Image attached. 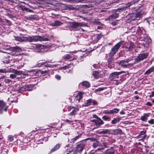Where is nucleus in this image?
Segmentation results:
<instances>
[{
	"instance_id": "1",
	"label": "nucleus",
	"mask_w": 154,
	"mask_h": 154,
	"mask_svg": "<svg viewBox=\"0 0 154 154\" xmlns=\"http://www.w3.org/2000/svg\"><path fill=\"white\" fill-rule=\"evenodd\" d=\"M7 43H3L1 44V46L2 49H4L6 50H10L11 52H8L6 51H3L1 50V52L10 54L13 56H16L15 53L16 52H20V51L21 50L20 47L16 46L13 47H11Z\"/></svg>"
},
{
	"instance_id": "2",
	"label": "nucleus",
	"mask_w": 154,
	"mask_h": 154,
	"mask_svg": "<svg viewBox=\"0 0 154 154\" xmlns=\"http://www.w3.org/2000/svg\"><path fill=\"white\" fill-rule=\"evenodd\" d=\"M51 39L50 37L47 36H41L38 35L28 36H27V42H36L38 41H47Z\"/></svg>"
},
{
	"instance_id": "3",
	"label": "nucleus",
	"mask_w": 154,
	"mask_h": 154,
	"mask_svg": "<svg viewBox=\"0 0 154 154\" xmlns=\"http://www.w3.org/2000/svg\"><path fill=\"white\" fill-rule=\"evenodd\" d=\"M149 55V53L146 52L139 54L137 57L134 59L135 61L133 63L134 65L138 63L141 61H142L146 59Z\"/></svg>"
},
{
	"instance_id": "4",
	"label": "nucleus",
	"mask_w": 154,
	"mask_h": 154,
	"mask_svg": "<svg viewBox=\"0 0 154 154\" xmlns=\"http://www.w3.org/2000/svg\"><path fill=\"white\" fill-rule=\"evenodd\" d=\"M9 71L10 72H12L14 74H11L10 75V77L12 79H14L16 78L17 75H20L22 74V72L20 71H17L14 69L11 68Z\"/></svg>"
},
{
	"instance_id": "5",
	"label": "nucleus",
	"mask_w": 154,
	"mask_h": 154,
	"mask_svg": "<svg viewBox=\"0 0 154 154\" xmlns=\"http://www.w3.org/2000/svg\"><path fill=\"white\" fill-rule=\"evenodd\" d=\"M124 42L123 41H121L116 44L112 48L110 53L115 55Z\"/></svg>"
},
{
	"instance_id": "6",
	"label": "nucleus",
	"mask_w": 154,
	"mask_h": 154,
	"mask_svg": "<svg viewBox=\"0 0 154 154\" xmlns=\"http://www.w3.org/2000/svg\"><path fill=\"white\" fill-rule=\"evenodd\" d=\"M79 109V108L78 106H76L75 107L73 106L69 107L68 108V111L71 112L68 114L69 116H75Z\"/></svg>"
},
{
	"instance_id": "7",
	"label": "nucleus",
	"mask_w": 154,
	"mask_h": 154,
	"mask_svg": "<svg viewBox=\"0 0 154 154\" xmlns=\"http://www.w3.org/2000/svg\"><path fill=\"white\" fill-rule=\"evenodd\" d=\"M30 87H31L30 85H25L22 87H21L19 89H18V91L21 93L24 91H30L32 90V88H30Z\"/></svg>"
},
{
	"instance_id": "8",
	"label": "nucleus",
	"mask_w": 154,
	"mask_h": 154,
	"mask_svg": "<svg viewBox=\"0 0 154 154\" xmlns=\"http://www.w3.org/2000/svg\"><path fill=\"white\" fill-rule=\"evenodd\" d=\"M139 0H132L131 2L126 3L124 6H123L121 8V9L123 10H125L126 8L130 7L135 3L138 2Z\"/></svg>"
},
{
	"instance_id": "9",
	"label": "nucleus",
	"mask_w": 154,
	"mask_h": 154,
	"mask_svg": "<svg viewBox=\"0 0 154 154\" xmlns=\"http://www.w3.org/2000/svg\"><path fill=\"white\" fill-rule=\"evenodd\" d=\"M126 62L125 60L120 61L118 63V64L119 65L121 66L123 68H126L128 66H131L134 65L133 63H129L127 64H126Z\"/></svg>"
},
{
	"instance_id": "10",
	"label": "nucleus",
	"mask_w": 154,
	"mask_h": 154,
	"mask_svg": "<svg viewBox=\"0 0 154 154\" xmlns=\"http://www.w3.org/2000/svg\"><path fill=\"white\" fill-rule=\"evenodd\" d=\"M91 121L92 122L94 123L98 127H99L104 124L103 122L100 118L97 119H93Z\"/></svg>"
},
{
	"instance_id": "11",
	"label": "nucleus",
	"mask_w": 154,
	"mask_h": 154,
	"mask_svg": "<svg viewBox=\"0 0 154 154\" xmlns=\"http://www.w3.org/2000/svg\"><path fill=\"white\" fill-rule=\"evenodd\" d=\"M84 142H85L83 141L77 145L75 150L76 152H81L83 150L85 146Z\"/></svg>"
},
{
	"instance_id": "12",
	"label": "nucleus",
	"mask_w": 154,
	"mask_h": 154,
	"mask_svg": "<svg viewBox=\"0 0 154 154\" xmlns=\"http://www.w3.org/2000/svg\"><path fill=\"white\" fill-rule=\"evenodd\" d=\"M151 42V40L149 38H145L143 42V45L144 49L146 50L147 48L149 46V44Z\"/></svg>"
},
{
	"instance_id": "13",
	"label": "nucleus",
	"mask_w": 154,
	"mask_h": 154,
	"mask_svg": "<svg viewBox=\"0 0 154 154\" xmlns=\"http://www.w3.org/2000/svg\"><path fill=\"white\" fill-rule=\"evenodd\" d=\"M8 106H6V103L2 100H1V114L3 110L5 111H7Z\"/></svg>"
},
{
	"instance_id": "14",
	"label": "nucleus",
	"mask_w": 154,
	"mask_h": 154,
	"mask_svg": "<svg viewBox=\"0 0 154 154\" xmlns=\"http://www.w3.org/2000/svg\"><path fill=\"white\" fill-rule=\"evenodd\" d=\"M45 48V46L41 44H38L35 45L34 47V51L36 52H40L41 51L40 50L43 49Z\"/></svg>"
},
{
	"instance_id": "15",
	"label": "nucleus",
	"mask_w": 154,
	"mask_h": 154,
	"mask_svg": "<svg viewBox=\"0 0 154 154\" xmlns=\"http://www.w3.org/2000/svg\"><path fill=\"white\" fill-rule=\"evenodd\" d=\"M125 73V72L124 71H121L120 72H114L111 73L109 75V76L111 77H112L113 79H114L117 78L120 74Z\"/></svg>"
},
{
	"instance_id": "16",
	"label": "nucleus",
	"mask_w": 154,
	"mask_h": 154,
	"mask_svg": "<svg viewBox=\"0 0 154 154\" xmlns=\"http://www.w3.org/2000/svg\"><path fill=\"white\" fill-rule=\"evenodd\" d=\"M70 26L74 30H79L80 27L79 23L76 22H72L70 24Z\"/></svg>"
},
{
	"instance_id": "17",
	"label": "nucleus",
	"mask_w": 154,
	"mask_h": 154,
	"mask_svg": "<svg viewBox=\"0 0 154 154\" xmlns=\"http://www.w3.org/2000/svg\"><path fill=\"white\" fill-rule=\"evenodd\" d=\"M134 43L132 42H130V43H128L125 47L127 51H129L131 50L132 49L134 48Z\"/></svg>"
},
{
	"instance_id": "18",
	"label": "nucleus",
	"mask_w": 154,
	"mask_h": 154,
	"mask_svg": "<svg viewBox=\"0 0 154 154\" xmlns=\"http://www.w3.org/2000/svg\"><path fill=\"white\" fill-rule=\"evenodd\" d=\"M63 23L58 20L55 21L50 23V25L52 26H56L61 25Z\"/></svg>"
},
{
	"instance_id": "19",
	"label": "nucleus",
	"mask_w": 154,
	"mask_h": 154,
	"mask_svg": "<svg viewBox=\"0 0 154 154\" xmlns=\"http://www.w3.org/2000/svg\"><path fill=\"white\" fill-rule=\"evenodd\" d=\"M140 15L137 13L133 14L132 16L131 20H138L140 19Z\"/></svg>"
},
{
	"instance_id": "20",
	"label": "nucleus",
	"mask_w": 154,
	"mask_h": 154,
	"mask_svg": "<svg viewBox=\"0 0 154 154\" xmlns=\"http://www.w3.org/2000/svg\"><path fill=\"white\" fill-rule=\"evenodd\" d=\"M60 147V145L59 143L57 144L52 149L50 152L49 153V154H51V153L54 152L57 150H58Z\"/></svg>"
},
{
	"instance_id": "21",
	"label": "nucleus",
	"mask_w": 154,
	"mask_h": 154,
	"mask_svg": "<svg viewBox=\"0 0 154 154\" xmlns=\"http://www.w3.org/2000/svg\"><path fill=\"white\" fill-rule=\"evenodd\" d=\"M80 85H82V86L88 88L90 87V84L89 82L87 81H85L82 82H81L79 84Z\"/></svg>"
},
{
	"instance_id": "22",
	"label": "nucleus",
	"mask_w": 154,
	"mask_h": 154,
	"mask_svg": "<svg viewBox=\"0 0 154 154\" xmlns=\"http://www.w3.org/2000/svg\"><path fill=\"white\" fill-rule=\"evenodd\" d=\"M154 71V66L151 67L149 68L148 70L146 71L144 73L145 75H148L151 73L153 72Z\"/></svg>"
},
{
	"instance_id": "23",
	"label": "nucleus",
	"mask_w": 154,
	"mask_h": 154,
	"mask_svg": "<svg viewBox=\"0 0 154 154\" xmlns=\"http://www.w3.org/2000/svg\"><path fill=\"white\" fill-rule=\"evenodd\" d=\"M98 134H110V132L109 130L108 129H105V130H102L101 131H99L98 132Z\"/></svg>"
},
{
	"instance_id": "24",
	"label": "nucleus",
	"mask_w": 154,
	"mask_h": 154,
	"mask_svg": "<svg viewBox=\"0 0 154 154\" xmlns=\"http://www.w3.org/2000/svg\"><path fill=\"white\" fill-rule=\"evenodd\" d=\"M121 119V118L120 117L116 118L112 120L111 123L113 124H115L119 122Z\"/></svg>"
},
{
	"instance_id": "25",
	"label": "nucleus",
	"mask_w": 154,
	"mask_h": 154,
	"mask_svg": "<svg viewBox=\"0 0 154 154\" xmlns=\"http://www.w3.org/2000/svg\"><path fill=\"white\" fill-rule=\"evenodd\" d=\"M84 94L83 92H79L76 95V98L77 100L79 101L82 98V95Z\"/></svg>"
},
{
	"instance_id": "26",
	"label": "nucleus",
	"mask_w": 154,
	"mask_h": 154,
	"mask_svg": "<svg viewBox=\"0 0 154 154\" xmlns=\"http://www.w3.org/2000/svg\"><path fill=\"white\" fill-rule=\"evenodd\" d=\"M92 75L94 78H98L100 76V73L97 71H93Z\"/></svg>"
},
{
	"instance_id": "27",
	"label": "nucleus",
	"mask_w": 154,
	"mask_h": 154,
	"mask_svg": "<svg viewBox=\"0 0 154 154\" xmlns=\"http://www.w3.org/2000/svg\"><path fill=\"white\" fill-rule=\"evenodd\" d=\"M92 100L91 99H89L87 100L85 102V103L83 104V106H88L90 105L91 103H92Z\"/></svg>"
},
{
	"instance_id": "28",
	"label": "nucleus",
	"mask_w": 154,
	"mask_h": 154,
	"mask_svg": "<svg viewBox=\"0 0 154 154\" xmlns=\"http://www.w3.org/2000/svg\"><path fill=\"white\" fill-rule=\"evenodd\" d=\"M7 147H5V148H1V151H2L1 152V153L2 154H7L8 152V150L6 148Z\"/></svg>"
},
{
	"instance_id": "29",
	"label": "nucleus",
	"mask_w": 154,
	"mask_h": 154,
	"mask_svg": "<svg viewBox=\"0 0 154 154\" xmlns=\"http://www.w3.org/2000/svg\"><path fill=\"white\" fill-rule=\"evenodd\" d=\"M62 58L63 60H69L71 59V56L69 54H66L63 56Z\"/></svg>"
},
{
	"instance_id": "30",
	"label": "nucleus",
	"mask_w": 154,
	"mask_h": 154,
	"mask_svg": "<svg viewBox=\"0 0 154 154\" xmlns=\"http://www.w3.org/2000/svg\"><path fill=\"white\" fill-rule=\"evenodd\" d=\"M119 109L116 108H114L113 109L110 110L111 114H113L114 113H117L119 112Z\"/></svg>"
},
{
	"instance_id": "31",
	"label": "nucleus",
	"mask_w": 154,
	"mask_h": 154,
	"mask_svg": "<svg viewBox=\"0 0 154 154\" xmlns=\"http://www.w3.org/2000/svg\"><path fill=\"white\" fill-rule=\"evenodd\" d=\"M75 153H76L75 152L74 150L71 148L68 150L66 154H75Z\"/></svg>"
},
{
	"instance_id": "32",
	"label": "nucleus",
	"mask_w": 154,
	"mask_h": 154,
	"mask_svg": "<svg viewBox=\"0 0 154 154\" xmlns=\"http://www.w3.org/2000/svg\"><path fill=\"white\" fill-rule=\"evenodd\" d=\"M110 15L111 16L112 20L117 18L119 16L118 14L116 13H114L112 15Z\"/></svg>"
},
{
	"instance_id": "33",
	"label": "nucleus",
	"mask_w": 154,
	"mask_h": 154,
	"mask_svg": "<svg viewBox=\"0 0 154 154\" xmlns=\"http://www.w3.org/2000/svg\"><path fill=\"white\" fill-rule=\"evenodd\" d=\"M115 133L114 135H117V134L121 135L123 134L122 130L121 129H117L115 130Z\"/></svg>"
},
{
	"instance_id": "34",
	"label": "nucleus",
	"mask_w": 154,
	"mask_h": 154,
	"mask_svg": "<svg viewBox=\"0 0 154 154\" xmlns=\"http://www.w3.org/2000/svg\"><path fill=\"white\" fill-rule=\"evenodd\" d=\"M108 144L107 142H103L102 143H101V146L103 147H102L103 149H104L105 148L107 147Z\"/></svg>"
},
{
	"instance_id": "35",
	"label": "nucleus",
	"mask_w": 154,
	"mask_h": 154,
	"mask_svg": "<svg viewBox=\"0 0 154 154\" xmlns=\"http://www.w3.org/2000/svg\"><path fill=\"white\" fill-rule=\"evenodd\" d=\"M93 146L96 147L98 146H101V143L98 142L96 141L93 143Z\"/></svg>"
},
{
	"instance_id": "36",
	"label": "nucleus",
	"mask_w": 154,
	"mask_h": 154,
	"mask_svg": "<svg viewBox=\"0 0 154 154\" xmlns=\"http://www.w3.org/2000/svg\"><path fill=\"white\" fill-rule=\"evenodd\" d=\"M102 118L105 121H109L110 120V118L109 117H107L106 116H103Z\"/></svg>"
},
{
	"instance_id": "37",
	"label": "nucleus",
	"mask_w": 154,
	"mask_h": 154,
	"mask_svg": "<svg viewBox=\"0 0 154 154\" xmlns=\"http://www.w3.org/2000/svg\"><path fill=\"white\" fill-rule=\"evenodd\" d=\"M47 63V62H42L41 63H39L37 64L36 65V66L37 67H40L44 65L45 63Z\"/></svg>"
},
{
	"instance_id": "38",
	"label": "nucleus",
	"mask_w": 154,
	"mask_h": 154,
	"mask_svg": "<svg viewBox=\"0 0 154 154\" xmlns=\"http://www.w3.org/2000/svg\"><path fill=\"white\" fill-rule=\"evenodd\" d=\"M137 13L138 14H139L140 15V17L141 16L144 14L145 13L144 10V9H142L140 11H139Z\"/></svg>"
},
{
	"instance_id": "39",
	"label": "nucleus",
	"mask_w": 154,
	"mask_h": 154,
	"mask_svg": "<svg viewBox=\"0 0 154 154\" xmlns=\"http://www.w3.org/2000/svg\"><path fill=\"white\" fill-rule=\"evenodd\" d=\"M94 36L96 38L97 40H99L102 37V36L101 35L99 34H97Z\"/></svg>"
},
{
	"instance_id": "40",
	"label": "nucleus",
	"mask_w": 154,
	"mask_h": 154,
	"mask_svg": "<svg viewBox=\"0 0 154 154\" xmlns=\"http://www.w3.org/2000/svg\"><path fill=\"white\" fill-rule=\"evenodd\" d=\"M21 42H27V37L22 36L21 37Z\"/></svg>"
},
{
	"instance_id": "41",
	"label": "nucleus",
	"mask_w": 154,
	"mask_h": 154,
	"mask_svg": "<svg viewBox=\"0 0 154 154\" xmlns=\"http://www.w3.org/2000/svg\"><path fill=\"white\" fill-rule=\"evenodd\" d=\"M114 58L111 59H108L107 61L109 64H111L113 63Z\"/></svg>"
},
{
	"instance_id": "42",
	"label": "nucleus",
	"mask_w": 154,
	"mask_h": 154,
	"mask_svg": "<svg viewBox=\"0 0 154 154\" xmlns=\"http://www.w3.org/2000/svg\"><path fill=\"white\" fill-rule=\"evenodd\" d=\"M103 113L105 114H111L110 110H104L103 111Z\"/></svg>"
},
{
	"instance_id": "43",
	"label": "nucleus",
	"mask_w": 154,
	"mask_h": 154,
	"mask_svg": "<svg viewBox=\"0 0 154 154\" xmlns=\"http://www.w3.org/2000/svg\"><path fill=\"white\" fill-rule=\"evenodd\" d=\"M20 8L23 11H26V10L27 9V8L23 5H20Z\"/></svg>"
},
{
	"instance_id": "44",
	"label": "nucleus",
	"mask_w": 154,
	"mask_h": 154,
	"mask_svg": "<svg viewBox=\"0 0 154 154\" xmlns=\"http://www.w3.org/2000/svg\"><path fill=\"white\" fill-rule=\"evenodd\" d=\"M79 136L78 135L77 136L75 137V138H73L71 140L72 141H71V142H74L75 140H76L77 139H79Z\"/></svg>"
},
{
	"instance_id": "45",
	"label": "nucleus",
	"mask_w": 154,
	"mask_h": 154,
	"mask_svg": "<svg viewBox=\"0 0 154 154\" xmlns=\"http://www.w3.org/2000/svg\"><path fill=\"white\" fill-rule=\"evenodd\" d=\"M9 70H6V69H1V73H6L9 72Z\"/></svg>"
},
{
	"instance_id": "46",
	"label": "nucleus",
	"mask_w": 154,
	"mask_h": 154,
	"mask_svg": "<svg viewBox=\"0 0 154 154\" xmlns=\"http://www.w3.org/2000/svg\"><path fill=\"white\" fill-rule=\"evenodd\" d=\"M133 60L132 58L130 57L128 58V59H126L125 60V61L126 63H128L129 62Z\"/></svg>"
},
{
	"instance_id": "47",
	"label": "nucleus",
	"mask_w": 154,
	"mask_h": 154,
	"mask_svg": "<svg viewBox=\"0 0 154 154\" xmlns=\"http://www.w3.org/2000/svg\"><path fill=\"white\" fill-rule=\"evenodd\" d=\"M114 54L109 53V57L108 59H111L114 58L113 57L114 56Z\"/></svg>"
},
{
	"instance_id": "48",
	"label": "nucleus",
	"mask_w": 154,
	"mask_h": 154,
	"mask_svg": "<svg viewBox=\"0 0 154 154\" xmlns=\"http://www.w3.org/2000/svg\"><path fill=\"white\" fill-rule=\"evenodd\" d=\"M8 140L10 141H12L13 140V137L12 135H8Z\"/></svg>"
},
{
	"instance_id": "49",
	"label": "nucleus",
	"mask_w": 154,
	"mask_h": 154,
	"mask_svg": "<svg viewBox=\"0 0 154 154\" xmlns=\"http://www.w3.org/2000/svg\"><path fill=\"white\" fill-rule=\"evenodd\" d=\"M149 123L153 124H154V119H151L150 120H149L148 121Z\"/></svg>"
},
{
	"instance_id": "50",
	"label": "nucleus",
	"mask_w": 154,
	"mask_h": 154,
	"mask_svg": "<svg viewBox=\"0 0 154 154\" xmlns=\"http://www.w3.org/2000/svg\"><path fill=\"white\" fill-rule=\"evenodd\" d=\"M104 90V88H99L97 89H96L95 90V92H99L100 91H102Z\"/></svg>"
},
{
	"instance_id": "51",
	"label": "nucleus",
	"mask_w": 154,
	"mask_h": 154,
	"mask_svg": "<svg viewBox=\"0 0 154 154\" xmlns=\"http://www.w3.org/2000/svg\"><path fill=\"white\" fill-rule=\"evenodd\" d=\"M141 119L143 121H146L147 119L145 118L143 116L141 117Z\"/></svg>"
},
{
	"instance_id": "52",
	"label": "nucleus",
	"mask_w": 154,
	"mask_h": 154,
	"mask_svg": "<svg viewBox=\"0 0 154 154\" xmlns=\"http://www.w3.org/2000/svg\"><path fill=\"white\" fill-rule=\"evenodd\" d=\"M55 78L57 80H60L61 79V77L59 75H55Z\"/></svg>"
},
{
	"instance_id": "53",
	"label": "nucleus",
	"mask_w": 154,
	"mask_h": 154,
	"mask_svg": "<svg viewBox=\"0 0 154 154\" xmlns=\"http://www.w3.org/2000/svg\"><path fill=\"white\" fill-rule=\"evenodd\" d=\"M69 68V65H68L67 66H63L61 67L62 69H66L67 68Z\"/></svg>"
},
{
	"instance_id": "54",
	"label": "nucleus",
	"mask_w": 154,
	"mask_h": 154,
	"mask_svg": "<svg viewBox=\"0 0 154 154\" xmlns=\"http://www.w3.org/2000/svg\"><path fill=\"white\" fill-rule=\"evenodd\" d=\"M3 63L5 64H8L10 62L9 60H5L2 61Z\"/></svg>"
},
{
	"instance_id": "55",
	"label": "nucleus",
	"mask_w": 154,
	"mask_h": 154,
	"mask_svg": "<svg viewBox=\"0 0 154 154\" xmlns=\"http://www.w3.org/2000/svg\"><path fill=\"white\" fill-rule=\"evenodd\" d=\"M150 113H144L143 116L146 118L149 116Z\"/></svg>"
},
{
	"instance_id": "56",
	"label": "nucleus",
	"mask_w": 154,
	"mask_h": 154,
	"mask_svg": "<svg viewBox=\"0 0 154 154\" xmlns=\"http://www.w3.org/2000/svg\"><path fill=\"white\" fill-rule=\"evenodd\" d=\"M97 64H94L92 65V67H91L92 69H93V68H97Z\"/></svg>"
},
{
	"instance_id": "57",
	"label": "nucleus",
	"mask_w": 154,
	"mask_h": 154,
	"mask_svg": "<svg viewBox=\"0 0 154 154\" xmlns=\"http://www.w3.org/2000/svg\"><path fill=\"white\" fill-rule=\"evenodd\" d=\"M111 15L107 17L106 18V20H112V18H111Z\"/></svg>"
},
{
	"instance_id": "58",
	"label": "nucleus",
	"mask_w": 154,
	"mask_h": 154,
	"mask_svg": "<svg viewBox=\"0 0 154 154\" xmlns=\"http://www.w3.org/2000/svg\"><path fill=\"white\" fill-rule=\"evenodd\" d=\"M16 38V39L17 41H18L20 42H21V37L20 38L19 37H17L15 38Z\"/></svg>"
},
{
	"instance_id": "59",
	"label": "nucleus",
	"mask_w": 154,
	"mask_h": 154,
	"mask_svg": "<svg viewBox=\"0 0 154 154\" xmlns=\"http://www.w3.org/2000/svg\"><path fill=\"white\" fill-rule=\"evenodd\" d=\"M93 118H95V119H97L99 118L96 114H94L93 115Z\"/></svg>"
},
{
	"instance_id": "60",
	"label": "nucleus",
	"mask_w": 154,
	"mask_h": 154,
	"mask_svg": "<svg viewBox=\"0 0 154 154\" xmlns=\"http://www.w3.org/2000/svg\"><path fill=\"white\" fill-rule=\"evenodd\" d=\"M146 105L149 106H152V103L150 102H147L146 103Z\"/></svg>"
},
{
	"instance_id": "61",
	"label": "nucleus",
	"mask_w": 154,
	"mask_h": 154,
	"mask_svg": "<svg viewBox=\"0 0 154 154\" xmlns=\"http://www.w3.org/2000/svg\"><path fill=\"white\" fill-rule=\"evenodd\" d=\"M92 103L94 105H96L97 104V102L95 100H92Z\"/></svg>"
},
{
	"instance_id": "62",
	"label": "nucleus",
	"mask_w": 154,
	"mask_h": 154,
	"mask_svg": "<svg viewBox=\"0 0 154 154\" xmlns=\"http://www.w3.org/2000/svg\"><path fill=\"white\" fill-rule=\"evenodd\" d=\"M154 96V91H152L151 94L150 95V97H152Z\"/></svg>"
},
{
	"instance_id": "63",
	"label": "nucleus",
	"mask_w": 154,
	"mask_h": 154,
	"mask_svg": "<svg viewBox=\"0 0 154 154\" xmlns=\"http://www.w3.org/2000/svg\"><path fill=\"white\" fill-rule=\"evenodd\" d=\"M65 121L66 122H67L69 124H70L71 122H72V121H70L68 119H66V120H65Z\"/></svg>"
},
{
	"instance_id": "64",
	"label": "nucleus",
	"mask_w": 154,
	"mask_h": 154,
	"mask_svg": "<svg viewBox=\"0 0 154 154\" xmlns=\"http://www.w3.org/2000/svg\"><path fill=\"white\" fill-rule=\"evenodd\" d=\"M117 24L116 22H112V24L113 26H116Z\"/></svg>"
}]
</instances>
